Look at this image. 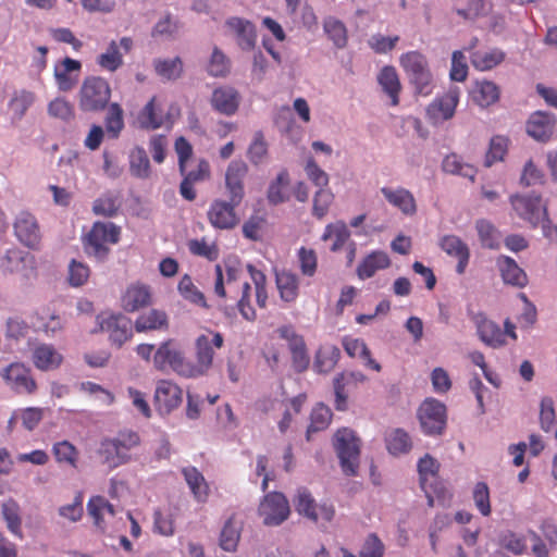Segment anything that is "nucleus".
Returning a JSON list of instances; mask_svg holds the SVG:
<instances>
[{
	"instance_id": "obj_1",
	"label": "nucleus",
	"mask_w": 557,
	"mask_h": 557,
	"mask_svg": "<svg viewBox=\"0 0 557 557\" xmlns=\"http://www.w3.org/2000/svg\"><path fill=\"white\" fill-rule=\"evenodd\" d=\"M399 65L416 95L428 97L433 92L435 79L423 53L417 50L404 52L399 57Z\"/></svg>"
},
{
	"instance_id": "obj_2",
	"label": "nucleus",
	"mask_w": 557,
	"mask_h": 557,
	"mask_svg": "<svg viewBox=\"0 0 557 557\" xmlns=\"http://www.w3.org/2000/svg\"><path fill=\"white\" fill-rule=\"evenodd\" d=\"M121 228L111 222H95L84 238L85 252L104 260L110 251V245L120 240Z\"/></svg>"
},
{
	"instance_id": "obj_3",
	"label": "nucleus",
	"mask_w": 557,
	"mask_h": 557,
	"mask_svg": "<svg viewBox=\"0 0 557 557\" xmlns=\"http://www.w3.org/2000/svg\"><path fill=\"white\" fill-rule=\"evenodd\" d=\"M223 336L219 332L208 331L197 336L195 341L196 360L188 359L189 379H196L206 375L213 366L214 350L223 346Z\"/></svg>"
},
{
	"instance_id": "obj_4",
	"label": "nucleus",
	"mask_w": 557,
	"mask_h": 557,
	"mask_svg": "<svg viewBox=\"0 0 557 557\" xmlns=\"http://www.w3.org/2000/svg\"><path fill=\"white\" fill-rule=\"evenodd\" d=\"M333 445L346 475H356L359 467L360 440L355 431L342 428L336 431Z\"/></svg>"
},
{
	"instance_id": "obj_5",
	"label": "nucleus",
	"mask_w": 557,
	"mask_h": 557,
	"mask_svg": "<svg viewBox=\"0 0 557 557\" xmlns=\"http://www.w3.org/2000/svg\"><path fill=\"white\" fill-rule=\"evenodd\" d=\"M294 506L299 516L321 525L332 522L336 512L332 502L327 499L317 502L305 488L297 491Z\"/></svg>"
},
{
	"instance_id": "obj_6",
	"label": "nucleus",
	"mask_w": 557,
	"mask_h": 557,
	"mask_svg": "<svg viewBox=\"0 0 557 557\" xmlns=\"http://www.w3.org/2000/svg\"><path fill=\"white\" fill-rule=\"evenodd\" d=\"M111 98L109 83L97 76L84 79L78 92V106L82 111L96 112L103 110Z\"/></svg>"
},
{
	"instance_id": "obj_7",
	"label": "nucleus",
	"mask_w": 557,
	"mask_h": 557,
	"mask_svg": "<svg viewBox=\"0 0 557 557\" xmlns=\"http://www.w3.org/2000/svg\"><path fill=\"white\" fill-rule=\"evenodd\" d=\"M509 203L512 214L527 222L532 227H537L541 216L546 215L547 205L539 193H516L510 195Z\"/></svg>"
},
{
	"instance_id": "obj_8",
	"label": "nucleus",
	"mask_w": 557,
	"mask_h": 557,
	"mask_svg": "<svg viewBox=\"0 0 557 557\" xmlns=\"http://www.w3.org/2000/svg\"><path fill=\"white\" fill-rule=\"evenodd\" d=\"M138 444L139 436L136 433L125 432L114 438L102 441L99 453L109 467L115 468L131 459L129 451Z\"/></svg>"
},
{
	"instance_id": "obj_9",
	"label": "nucleus",
	"mask_w": 557,
	"mask_h": 557,
	"mask_svg": "<svg viewBox=\"0 0 557 557\" xmlns=\"http://www.w3.org/2000/svg\"><path fill=\"white\" fill-rule=\"evenodd\" d=\"M153 364L158 370L170 368L177 375L189 379L188 358L171 339L161 343L156 349Z\"/></svg>"
},
{
	"instance_id": "obj_10",
	"label": "nucleus",
	"mask_w": 557,
	"mask_h": 557,
	"mask_svg": "<svg viewBox=\"0 0 557 557\" xmlns=\"http://www.w3.org/2000/svg\"><path fill=\"white\" fill-rule=\"evenodd\" d=\"M460 99V89L456 86L438 94L425 108L428 121L440 125L454 117Z\"/></svg>"
},
{
	"instance_id": "obj_11",
	"label": "nucleus",
	"mask_w": 557,
	"mask_h": 557,
	"mask_svg": "<svg viewBox=\"0 0 557 557\" xmlns=\"http://www.w3.org/2000/svg\"><path fill=\"white\" fill-rule=\"evenodd\" d=\"M290 515L287 498L278 492L267 494L259 504L258 516L265 527H277Z\"/></svg>"
},
{
	"instance_id": "obj_12",
	"label": "nucleus",
	"mask_w": 557,
	"mask_h": 557,
	"mask_svg": "<svg viewBox=\"0 0 557 557\" xmlns=\"http://www.w3.org/2000/svg\"><path fill=\"white\" fill-rule=\"evenodd\" d=\"M239 205V202H235L231 199H213L207 210V219L209 224L214 230L220 231H230L235 228L240 221L236 211V208Z\"/></svg>"
},
{
	"instance_id": "obj_13",
	"label": "nucleus",
	"mask_w": 557,
	"mask_h": 557,
	"mask_svg": "<svg viewBox=\"0 0 557 557\" xmlns=\"http://www.w3.org/2000/svg\"><path fill=\"white\" fill-rule=\"evenodd\" d=\"M96 320L98 330L108 333L111 343L117 347L129 341L133 335L131 320L122 313L103 311Z\"/></svg>"
},
{
	"instance_id": "obj_14",
	"label": "nucleus",
	"mask_w": 557,
	"mask_h": 557,
	"mask_svg": "<svg viewBox=\"0 0 557 557\" xmlns=\"http://www.w3.org/2000/svg\"><path fill=\"white\" fill-rule=\"evenodd\" d=\"M418 419L423 433L438 435L446 426V406L435 399L426 398L418 409Z\"/></svg>"
},
{
	"instance_id": "obj_15",
	"label": "nucleus",
	"mask_w": 557,
	"mask_h": 557,
	"mask_svg": "<svg viewBox=\"0 0 557 557\" xmlns=\"http://www.w3.org/2000/svg\"><path fill=\"white\" fill-rule=\"evenodd\" d=\"M0 375L16 394L32 395L37 389L30 369L22 362H12L1 371Z\"/></svg>"
},
{
	"instance_id": "obj_16",
	"label": "nucleus",
	"mask_w": 557,
	"mask_h": 557,
	"mask_svg": "<svg viewBox=\"0 0 557 557\" xmlns=\"http://www.w3.org/2000/svg\"><path fill=\"white\" fill-rule=\"evenodd\" d=\"M14 234L17 240L29 249H38L41 243L40 227L36 218L26 211L17 214L14 224Z\"/></svg>"
},
{
	"instance_id": "obj_17",
	"label": "nucleus",
	"mask_w": 557,
	"mask_h": 557,
	"mask_svg": "<svg viewBox=\"0 0 557 557\" xmlns=\"http://www.w3.org/2000/svg\"><path fill=\"white\" fill-rule=\"evenodd\" d=\"M248 165L242 160L228 163L224 174V185L228 199L242 203L245 198V178Z\"/></svg>"
},
{
	"instance_id": "obj_18",
	"label": "nucleus",
	"mask_w": 557,
	"mask_h": 557,
	"mask_svg": "<svg viewBox=\"0 0 557 557\" xmlns=\"http://www.w3.org/2000/svg\"><path fill=\"white\" fill-rule=\"evenodd\" d=\"M153 399L157 410L168 414L181 405L183 391L173 381L160 380L156 384Z\"/></svg>"
},
{
	"instance_id": "obj_19",
	"label": "nucleus",
	"mask_w": 557,
	"mask_h": 557,
	"mask_svg": "<svg viewBox=\"0 0 557 557\" xmlns=\"http://www.w3.org/2000/svg\"><path fill=\"white\" fill-rule=\"evenodd\" d=\"M151 304V287L141 282L128 284L120 296V306L125 312H135Z\"/></svg>"
},
{
	"instance_id": "obj_20",
	"label": "nucleus",
	"mask_w": 557,
	"mask_h": 557,
	"mask_svg": "<svg viewBox=\"0 0 557 557\" xmlns=\"http://www.w3.org/2000/svg\"><path fill=\"white\" fill-rule=\"evenodd\" d=\"M242 96L239 91L230 85H221L214 88L210 97L211 108L225 116L236 114Z\"/></svg>"
},
{
	"instance_id": "obj_21",
	"label": "nucleus",
	"mask_w": 557,
	"mask_h": 557,
	"mask_svg": "<svg viewBox=\"0 0 557 557\" xmlns=\"http://www.w3.org/2000/svg\"><path fill=\"white\" fill-rule=\"evenodd\" d=\"M87 512L100 532H108L112 527L115 509L103 496L94 495L87 502Z\"/></svg>"
},
{
	"instance_id": "obj_22",
	"label": "nucleus",
	"mask_w": 557,
	"mask_h": 557,
	"mask_svg": "<svg viewBox=\"0 0 557 557\" xmlns=\"http://www.w3.org/2000/svg\"><path fill=\"white\" fill-rule=\"evenodd\" d=\"M82 63L72 58H64L55 62L53 66V77L55 85L61 91L73 89L79 81Z\"/></svg>"
},
{
	"instance_id": "obj_23",
	"label": "nucleus",
	"mask_w": 557,
	"mask_h": 557,
	"mask_svg": "<svg viewBox=\"0 0 557 557\" xmlns=\"http://www.w3.org/2000/svg\"><path fill=\"white\" fill-rule=\"evenodd\" d=\"M382 196L388 205L399 210L406 216H412L417 213L418 206L413 194L403 187L383 186L380 189Z\"/></svg>"
},
{
	"instance_id": "obj_24",
	"label": "nucleus",
	"mask_w": 557,
	"mask_h": 557,
	"mask_svg": "<svg viewBox=\"0 0 557 557\" xmlns=\"http://www.w3.org/2000/svg\"><path fill=\"white\" fill-rule=\"evenodd\" d=\"M438 245L446 255L457 259L456 272L463 274L470 260L468 245L460 237L453 234L441 237Z\"/></svg>"
},
{
	"instance_id": "obj_25",
	"label": "nucleus",
	"mask_w": 557,
	"mask_h": 557,
	"mask_svg": "<svg viewBox=\"0 0 557 557\" xmlns=\"http://www.w3.org/2000/svg\"><path fill=\"white\" fill-rule=\"evenodd\" d=\"M556 124L554 114L536 111L532 113L527 122V133L534 140L545 143L550 139Z\"/></svg>"
},
{
	"instance_id": "obj_26",
	"label": "nucleus",
	"mask_w": 557,
	"mask_h": 557,
	"mask_svg": "<svg viewBox=\"0 0 557 557\" xmlns=\"http://www.w3.org/2000/svg\"><path fill=\"white\" fill-rule=\"evenodd\" d=\"M469 98L476 107L487 109L498 102L500 89L492 81L478 79L469 90Z\"/></svg>"
},
{
	"instance_id": "obj_27",
	"label": "nucleus",
	"mask_w": 557,
	"mask_h": 557,
	"mask_svg": "<svg viewBox=\"0 0 557 557\" xmlns=\"http://www.w3.org/2000/svg\"><path fill=\"white\" fill-rule=\"evenodd\" d=\"M164 99L159 96L152 97L138 112L136 121L141 128L157 129L161 127L166 116L163 113Z\"/></svg>"
},
{
	"instance_id": "obj_28",
	"label": "nucleus",
	"mask_w": 557,
	"mask_h": 557,
	"mask_svg": "<svg viewBox=\"0 0 557 557\" xmlns=\"http://www.w3.org/2000/svg\"><path fill=\"white\" fill-rule=\"evenodd\" d=\"M474 323L476 334L484 345L492 348H499L506 345L505 334L495 322L483 314H478Z\"/></svg>"
},
{
	"instance_id": "obj_29",
	"label": "nucleus",
	"mask_w": 557,
	"mask_h": 557,
	"mask_svg": "<svg viewBox=\"0 0 557 557\" xmlns=\"http://www.w3.org/2000/svg\"><path fill=\"white\" fill-rule=\"evenodd\" d=\"M32 361L40 371H53L62 364L63 356L50 344H38L33 348Z\"/></svg>"
},
{
	"instance_id": "obj_30",
	"label": "nucleus",
	"mask_w": 557,
	"mask_h": 557,
	"mask_svg": "<svg viewBox=\"0 0 557 557\" xmlns=\"http://www.w3.org/2000/svg\"><path fill=\"white\" fill-rule=\"evenodd\" d=\"M228 32L236 37L243 50H250L256 44V29L251 22L240 17H230L225 22Z\"/></svg>"
},
{
	"instance_id": "obj_31",
	"label": "nucleus",
	"mask_w": 557,
	"mask_h": 557,
	"mask_svg": "<svg viewBox=\"0 0 557 557\" xmlns=\"http://www.w3.org/2000/svg\"><path fill=\"white\" fill-rule=\"evenodd\" d=\"M240 275V269L237 264L224 262L214 267V294L221 298L226 299L227 292L226 285L232 286Z\"/></svg>"
},
{
	"instance_id": "obj_32",
	"label": "nucleus",
	"mask_w": 557,
	"mask_h": 557,
	"mask_svg": "<svg viewBox=\"0 0 557 557\" xmlns=\"http://www.w3.org/2000/svg\"><path fill=\"white\" fill-rule=\"evenodd\" d=\"M496 267L505 284L524 287L528 284L527 273L510 257L499 256L496 259Z\"/></svg>"
},
{
	"instance_id": "obj_33",
	"label": "nucleus",
	"mask_w": 557,
	"mask_h": 557,
	"mask_svg": "<svg viewBox=\"0 0 557 557\" xmlns=\"http://www.w3.org/2000/svg\"><path fill=\"white\" fill-rule=\"evenodd\" d=\"M377 83L384 94L389 98L392 106L399 103L401 83L396 69L392 65L383 66L377 74Z\"/></svg>"
},
{
	"instance_id": "obj_34",
	"label": "nucleus",
	"mask_w": 557,
	"mask_h": 557,
	"mask_svg": "<svg viewBox=\"0 0 557 557\" xmlns=\"http://www.w3.org/2000/svg\"><path fill=\"white\" fill-rule=\"evenodd\" d=\"M42 418L44 409L40 407H25L15 409L8 421V431L12 432L18 422H21L25 430L33 431L39 425Z\"/></svg>"
},
{
	"instance_id": "obj_35",
	"label": "nucleus",
	"mask_w": 557,
	"mask_h": 557,
	"mask_svg": "<svg viewBox=\"0 0 557 557\" xmlns=\"http://www.w3.org/2000/svg\"><path fill=\"white\" fill-rule=\"evenodd\" d=\"M342 344L349 357L359 359L366 367L376 372L381 371L380 363L371 357V352L363 339L345 336Z\"/></svg>"
},
{
	"instance_id": "obj_36",
	"label": "nucleus",
	"mask_w": 557,
	"mask_h": 557,
	"mask_svg": "<svg viewBox=\"0 0 557 557\" xmlns=\"http://www.w3.org/2000/svg\"><path fill=\"white\" fill-rule=\"evenodd\" d=\"M505 51L499 48H488L476 50L470 53L472 66L480 72L491 71L504 62Z\"/></svg>"
},
{
	"instance_id": "obj_37",
	"label": "nucleus",
	"mask_w": 557,
	"mask_h": 557,
	"mask_svg": "<svg viewBox=\"0 0 557 557\" xmlns=\"http://www.w3.org/2000/svg\"><path fill=\"white\" fill-rule=\"evenodd\" d=\"M182 472L195 500L206 503L210 495V487L202 473L191 466L184 468Z\"/></svg>"
},
{
	"instance_id": "obj_38",
	"label": "nucleus",
	"mask_w": 557,
	"mask_h": 557,
	"mask_svg": "<svg viewBox=\"0 0 557 557\" xmlns=\"http://www.w3.org/2000/svg\"><path fill=\"white\" fill-rule=\"evenodd\" d=\"M384 442L388 454L395 457L406 455L412 449L410 435L400 428L388 430L385 433Z\"/></svg>"
},
{
	"instance_id": "obj_39",
	"label": "nucleus",
	"mask_w": 557,
	"mask_h": 557,
	"mask_svg": "<svg viewBox=\"0 0 557 557\" xmlns=\"http://www.w3.org/2000/svg\"><path fill=\"white\" fill-rule=\"evenodd\" d=\"M350 231L344 221H336L329 223L323 231L321 239L330 242V250L333 252L339 251L349 243Z\"/></svg>"
},
{
	"instance_id": "obj_40",
	"label": "nucleus",
	"mask_w": 557,
	"mask_h": 557,
	"mask_svg": "<svg viewBox=\"0 0 557 557\" xmlns=\"http://www.w3.org/2000/svg\"><path fill=\"white\" fill-rule=\"evenodd\" d=\"M389 257L386 252L375 250L366 256L357 268V275L361 280L373 276L379 270L388 268Z\"/></svg>"
},
{
	"instance_id": "obj_41",
	"label": "nucleus",
	"mask_w": 557,
	"mask_h": 557,
	"mask_svg": "<svg viewBox=\"0 0 557 557\" xmlns=\"http://www.w3.org/2000/svg\"><path fill=\"white\" fill-rule=\"evenodd\" d=\"M135 330L139 333L147 331L165 330L169 326V319L165 311L150 309L139 314L135 320Z\"/></svg>"
},
{
	"instance_id": "obj_42",
	"label": "nucleus",
	"mask_w": 557,
	"mask_h": 557,
	"mask_svg": "<svg viewBox=\"0 0 557 557\" xmlns=\"http://www.w3.org/2000/svg\"><path fill=\"white\" fill-rule=\"evenodd\" d=\"M282 336L285 337L289 343V348L293 354L294 367L297 371H304L309 366V357L307 355L306 345L304 338L297 335L290 329L282 330Z\"/></svg>"
},
{
	"instance_id": "obj_43",
	"label": "nucleus",
	"mask_w": 557,
	"mask_h": 557,
	"mask_svg": "<svg viewBox=\"0 0 557 557\" xmlns=\"http://www.w3.org/2000/svg\"><path fill=\"white\" fill-rule=\"evenodd\" d=\"M156 74L164 81L178 79L184 71V64L180 57L158 58L153 60Z\"/></svg>"
},
{
	"instance_id": "obj_44",
	"label": "nucleus",
	"mask_w": 557,
	"mask_h": 557,
	"mask_svg": "<svg viewBox=\"0 0 557 557\" xmlns=\"http://www.w3.org/2000/svg\"><path fill=\"white\" fill-rule=\"evenodd\" d=\"M276 287L283 301L294 302L299 294V278L294 273L282 271L276 273Z\"/></svg>"
},
{
	"instance_id": "obj_45",
	"label": "nucleus",
	"mask_w": 557,
	"mask_h": 557,
	"mask_svg": "<svg viewBox=\"0 0 557 557\" xmlns=\"http://www.w3.org/2000/svg\"><path fill=\"white\" fill-rule=\"evenodd\" d=\"M35 94L27 89L15 90L9 100L8 107L13 121H21L27 110L35 102Z\"/></svg>"
},
{
	"instance_id": "obj_46",
	"label": "nucleus",
	"mask_w": 557,
	"mask_h": 557,
	"mask_svg": "<svg viewBox=\"0 0 557 557\" xmlns=\"http://www.w3.org/2000/svg\"><path fill=\"white\" fill-rule=\"evenodd\" d=\"M341 351L334 345L321 346L314 358L313 368L319 373L331 372L339 360Z\"/></svg>"
},
{
	"instance_id": "obj_47",
	"label": "nucleus",
	"mask_w": 557,
	"mask_h": 557,
	"mask_svg": "<svg viewBox=\"0 0 557 557\" xmlns=\"http://www.w3.org/2000/svg\"><path fill=\"white\" fill-rule=\"evenodd\" d=\"M2 517L8 530L16 537L22 539L21 508L16 500L9 498L2 504Z\"/></svg>"
},
{
	"instance_id": "obj_48",
	"label": "nucleus",
	"mask_w": 557,
	"mask_h": 557,
	"mask_svg": "<svg viewBox=\"0 0 557 557\" xmlns=\"http://www.w3.org/2000/svg\"><path fill=\"white\" fill-rule=\"evenodd\" d=\"M442 169L445 173L460 175L469 178L471 182L474 181L476 173L472 165L466 163L462 158L456 153L447 154L443 159Z\"/></svg>"
},
{
	"instance_id": "obj_49",
	"label": "nucleus",
	"mask_w": 557,
	"mask_h": 557,
	"mask_svg": "<svg viewBox=\"0 0 557 557\" xmlns=\"http://www.w3.org/2000/svg\"><path fill=\"white\" fill-rule=\"evenodd\" d=\"M52 454L59 465L77 468L79 453L69 441H60L52 445Z\"/></svg>"
},
{
	"instance_id": "obj_50",
	"label": "nucleus",
	"mask_w": 557,
	"mask_h": 557,
	"mask_svg": "<svg viewBox=\"0 0 557 557\" xmlns=\"http://www.w3.org/2000/svg\"><path fill=\"white\" fill-rule=\"evenodd\" d=\"M177 290L184 300L205 309L209 308L205 295L194 284L189 275L185 274L181 277Z\"/></svg>"
},
{
	"instance_id": "obj_51",
	"label": "nucleus",
	"mask_w": 557,
	"mask_h": 557,
	"mask_svg": "<svg viewBox=\"0 0 557 557\" xmlns=\"http://www.w3.org/2000/svg\"><path fill=\"white\" fill-rule=\"evenodd\" d=\"M509 148V138L504 135H495L491 138L484 158V165L490 168L504 161Z\"/></svg>"
},
{
	"instance_id": "obj_52",
	"label": "nucleus",
	"mask_w": 557,
	"mask_h": 557,
	"mask_svg": "<svg viewBox=\"0 0 557 557\" xmlns=\"http://www.w3.org/2000/svg\"><path fill=\"white\" fill-rule=\"evenodd\" d=\"M475 230L482 247L488 249H496L499 247L500 234L491 221L486 219L478 220L475 222Z\"/></svg>"
},
{
	"instance_id": "obj_53",
	"label": "nucleus",
	"mask_w": 557,
	"mask_h": 557,
	"mask_svg": "<svg viewBox=\"0 0 557 557\" xmlns=\"http://www.w3.org/2000/svg\"><path fill=\"white\" fill-rule=\"evenodd\" d=\"M97 64L104 71L115 72L123 65V53L115 40L110 41L107 49L97 57Z\"/></svg>"
},
{
	"instance_id": "obj_54",
	"label": "nucleus",
	"mask_w": 557,
	"mask_h": 557,
	"mask_svg": "<svg viewBox=\"0 0 557 557\" xmlns=\"http://www.w3.org/2000/svg\"><path fill=\"white\" fill-rule=\"evenodd\" d=\"M26 255L17 249L10 248L0 258V270L4 274L20 273L25 268Z\"/></svg>"
},
{
	"instance_id": "obj_55",
	"label": "nucleus",
	"mask_w": 557,
	"mask_h": 557,
	"mask_svg": "<svg viewBox=\"0 0 557 557\" xmlns=\"http://www.w3.org/2000/svg\"><path fill=\"white\" fill-rule=\"evenodd\" d=\"M240 540V525L233 518L228 519L220 534V547L225 550L233 553L238 546Z\"/></svg>"
},
{
	"instance_id": "obj_56",
	"label": "nucleus",
	"mask_w": 557,
	"mask_h": 557,
	"mask_svg": "<svg viewBox=\"0 0 557 557\" xmlns=\"http://www.w3.org/2000/svg\"><path fill=\"white\" fill-rule=\"evenodd\" d=\"M131 174L138 178H148L150 176V162L144 148L136 147L129 153Z\"/></svg>"
},
{
	"instance_id": "obj_57",
	"label": "nucleus",
	"mask_w": 557,
	"mask_h": 557,
	"mask_svg": "<svg viewBox=\"0 0 557 557\" xmlns=\"http://www.w3.org/2000/svg\"><path fill=\"white\" fill-rule=\"evenodd\" d=\"M335 196L333 191L327 188H318L312 198V215L317 219H323L330 211Z\"/></svg>"
},
{
	"instance_id": "obj_58",
	"label": "nucleus",
	"mask_w": 557,
	"mask_h": 557,
	"mask_svg": "<svg viewBox=\"0 0 557 557\" xmlns=\"http://www.w3.org/2000/svg\"><path fill=\"white\" fill-rule=\"evenodd\" d=\"M187 246L190 253L206 258L209 261L216 260L220 255L216 243L214 240H209L206 237L190 239Z\"/></svg>"
},
{
	"instance_id": "obj_59",
	"label": "nucleus",
	"mask_w": 557,
	"mask_h": 557,
	"mask_svg": "<svg viewBox=\"0 0 557 557\" xmlns=\"http://www.w3.org/2000/svg\"><path fill=\"white\" fill-rule=\"evenodd\" d=\"M289 184V175L286 171H281L275 180L271 182L268 188L267 198L272 205H278L287 199L286 187Z\"/></svg>"
},
{
	"instance_id": "obj_60",
	"label": "nucleus",
	"mask_w": 557,
	"mask_h": 557,
	"mask_svg": "<svg viewBox=\"0 0 557 557\" xmlns=\"http://www.w3.org/2000/svg\"><path fill=\"white\" fill-rule=\"evenodd\" d=\"M247 271L255 286V297L260 308H265L268 302L267 276L252 264H247Z\"/></svg>"
},
{
	"instance_id": "obj_61",
	"label": "nucleus",
	"mask_w": 557,
	"mask_h": 557,
	"mask_svg": "<svg viewBox=\"0 0 557 557\" xmlns=\"http://www.w3.org/2000/svg\"><path fill=\"white\" fill-rule=\"evenodd\" d=\"M332 420L331 409L323 405L318 404L311 411L310 424L307 431V437L310 438L312 432L325 430Z\"/></svg>"
},
{
	"instance_id": "obj_62",
	"label": "nucleus",
	"mask_w": 557,
	"mask_h": 557,
	"mask_svg": "<svg viewBox=\"0 0 557 557\" xmlns=\"http://www.w3.org/2000/svg\"><path fill=\"white\" fill-rule=\"evenodd\" d=\"M323 28L330 40L337 48H344L347 44V29L344 23L335 17H327L323 23Z\"/></svg>"
},
{
	"instance_id": "obj_63",
	"label": "nucleus",
	"mask_w": 557,
	"mask_h": 557,
	"mask_svg": "<svg viewBox=\"0 0 557 557\" xmlns=\"http://www.w3.org/2000/svg\"><path fill=\"white\" fill-rule=\"evenodd\" d=\"M121 207V200L117 195L104 194L97 198L92 203V212L96 215L113 216Z\"/></svg>"
},
{
	"instance_id": "obj_64",
	"label": "nucleus",
	"mask_w": 557,
	"mask_h": 557,
	"mask_svg": "<svg viewBox=\"0 0 557 557\" xmlns=\"http://www.w3.org/2000/svg\"><path fill=\"white\" fill-rule=\"evenodd\" d=\"M304 172L307 178L318 188L327 187L329 174L318 164L313 157H307L304 163Z\"/></svg>"
}]
</instances>
